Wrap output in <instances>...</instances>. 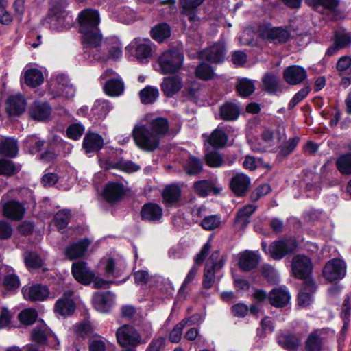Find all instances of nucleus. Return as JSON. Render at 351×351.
<instances>
[{
    "label": "nucleus",
    "instance_id": "nucleus-1",
    "mask_svg": "<svg viewBox=\"0 0 351 351\" xmlns=\"http://www.w3.org/2000/svg\"><path fill=\"white\" fill-rule=\"evenodd\" d=\"M168 130L169 122L167 119L153 118L147 114L135 125L132 130V136L140 149L152 152L158 147L160 138L164 136Z\"/></svg>",
    "mask_w": 351,
    "mask_h": 351
},
{
    "label": "nucleus",
    "instance_id": "nucleus-2",
    "mask_svg": "<svg viewBox=\"0 0 351 351\" xmlns=\"http://www.w3.org/2000/svg\"><path fill=\"white\" fill-rule=\"evenodd\" d=\"M79 32L82 34V44L84 53L90 60H100L102 59L97 54L98 47L101 42V34L98 25L100 16L97 10L87 8L82 10L78 14Z\"/></svg>",
    "mask_w": 351,
    "mask_h": 351
},
{
    "label": "nucleus",
    "instance_id": "nucleus-3",
    "mask_svg": "<svg viewBox=\"0 0 351 351\" xmlns=\"http://www.w3.org/2000/svg\"><path fill=\"white\" fill-rule=\"evenodd\" d=\"M68 5V0H50L48 14L43 21V25L58 32L69 29L73 19L66 10Z\"/></svg>",
    "mask_w": 351,
    "mask_h": 351
},
{
    "label": "nucleus",
    "instance_id": "nucleus-4",
    "mask_svg": "<svg viewBox=\"0 0 351 351\" xmlns=\"http://www.w3.org/2000/svg\"><path fill=\"white\" fill-rule=\"evenodd\" d=\"M184 55L176 49L164 51L158 58L162 74L166 75L178 72L182 66Z\"/></svg>",
    "mask_w": 351,
    "mask_h": 351
},
{
    "label": "nucleus",
    "instance_id": "nucleus-5",
    "mask_svg": "<svg viewBox=\"0 0 351 351\" xmlns=\"http://www.w3.org/2000/svg\"><path fill=\"white\" fill-rule=\"evenodd\" d=\"M210 243L207 242L204 244L201 251L195 256V265L189 271L179 289L178 295L180 297L185 298L186 295V289L197 284V265H201L204 262L210 251Z\"/></svg>",
    "mask_w": 351,
    "mask_h": 351
},
{
    "label": "nucleus",
    "instance_id": "nucleus-6",
    "mask_svg": "<svg viewBox=\"0 0 351 351\" xmlns=\"http://www.w3.org/2000/svg\"><path fill=\"white\" fill-rule=\"evenodd\" d=\"M265 252L275 260H280L288 254L295 250L298 243L294 239H285L272 242L267 250L266 244L262 243Z\"/></svg>",
    "mask_w": 351,
    "mask_h": 351
},
{
    "label": "nucleus",
    "instance_id": "nucleus-7",
    "mask_svg": "<svg viewBox=\"0 0 351 351\" xmlns=\"http://www.w3.org/2000/svg\"><path fill=\"white\" fill-rule=\"evenodd\" d=\"M256 33L261 38L275 44L285 43L290 38V33L288 30L282 27H273L267 23L260 24Z\"/></svg>",
    "mask_w": 351,
    "mask_h": 351
},
{
    "label": "nucleus",
    "instance_id": "nucleus-8",
    "mask_svg": "<svg viewBox=\"0 0 351 351\" xmlns=\"http://www.w3.org/2000/svg\"><path fill=\"white\" fill-rule=\"evenodd\" d=\"M101 265L104 267L105 274L108 277L114 278L125 276L123 282L128 278L126 273V264L125 259L119 255L113 257L104 258L101 261Z\"/></svg>",
    "mask_w": 351,
    "mask_h": 351
},
{
    "label": "nucleus",
    "instance_id": "nucleus-9",
    "mask_svg": "<svg viewBox=\"0 0 351 351\" xmlns=\"http://www.w3.org/2000/svg\"><path fill=\"white\" fill-rule=\"evenodd\" d=\"M223 261L220 258L219 251L213 252L206 261L204 271L202 285L204 288L210 289L215 283V276L217 271L223 267Z\"/></svg>",
    "mask_w": 351,
    "mask_h": 351
},
{
    "label": "nucleus",
    "instance_id": "nucleus-10",
    "mask_svg": "<svg viewBox=\"0 0 351 351\" xmlns=\"http://www.w3.org/2000/svg\"><path fill=\"white\" fill-rule=\"evenodd\" d=\"M103 86L104 93L110 97H118L124 91V83L121 78L112 69L106 70L100 77L101 79H106Z\"/></svg>",
    "mask_w": 351,
    "mask_h": 351
},
{
    "label": "nucleus",
    "instance_id": "nucleus-11",
    "mask_svg": "<svg viewBox=\"0 0 351 351\" xmlns=\"http://www.w3.org/2000/svg\"><path fill=\"white\" fill-rule=\"evenodd\" d=\"M73 181V178L66 171L46 173L42 178V182L45 186H56L62 190H69Z\"/></svg>",
    "mask_w": 351,
    "mask_h": 351
},
{
    "label": "nucleus",
    "instance_id": "nucleus-12",
    "mask_svg": "<svg viewBox=\"0 0 351 351\" xmlns=\"http://www.w3.org/2000/svg\"><path fill=\"white\" fill-rule=\"evenodd\" d=\"M32 339L38 343H47L57 349L59 341L57 337L44 323H40L32 331Z\"/></svg>",
    "mask_w": 351,
    "mask_h": 351
},
{
    "label": "nucleus",
    "instance_id": "nucleus-13",
    "mask_svg": "<svg viewBox=\"0 0 351 351\" xmlns=\"http://www.w3.org/2000/svg\"><path fill=\"white\" fill-rule=\"evenodd\" d=\"M154 46L149 39L136 38L130 43L128 48L135 50V56L139 62L147 63L152 56Z\"/></svg>",
    "mask_w": 351,
    "mask_h": 351
},
{
    "label": "nucleus",
    "instance_id": "nucleus-14",
    "mask_svg": "<svg viewBox=\"0 0 351 351\" xmlns=\"http://www.w3.org/2000/svg\"><path fill=\"white\" fill-rule=\"evenodd\" d=\"M291 271L297 278H307L313 271V263L311 258L303 254L294 256L291 261Z\"/></svg>",
    "mask_w": 351,
    "mask_h": 351
},
{
    "label": "nucleus",
    "instance_id": "nucleus-15",
    "mask_svg": "<svg viewBox=\"0 0 351 351\" xmlns=\"http://www.w3.org/2000/svg\"><path fill=\"white\" fill-rule=\"evenodd\" d=\"M116 337L122 347L128 346L135 347L141 343L140 334L134 327L129 325L119 327L116 332Z\"/></svg>",
    "mask_w": 351,
    "mask_h": 351
},
{
    "label": "nucleus",
    "instance_id": "nucleus-16",
    "mask_svg": "<svg viewBox=\"0 0 351 351\" xmlns=\"http://www.w3.org/2000/svg\"><path fill=\"white\" fill-rule=\"evenodd\" d=\"M346 274V265L341 259L334 258L326 263L323 269L324 278L330 282L343 279Z\"/></svg>",
    "mask_w": 351,
    "mask_h": 351
},
{
    "label": "nucleus",
    "instance_id": "nucleus-17",
    "mask_svg": "<svg viewBox=\"0 0 351 351\" xmlns=\"http://www.w3.org/2000/svg\"><path fill=\"white\" fill-rule=\"evenodd\" d=\"M226 48L223 42H218L199 52V57L214 63H221L225 59Z\"/></svg>",
    "mask_w": 351,
    "mask_h": 351
},
{
    "label": "nucleus",
    "instance_id": "nucleus-18",
    "mask_svg": "<svg viewBox=\"0 0 351 351\" xmlns=\"http://www.w3.org/2000/svg\"><path fill=\"white\" fill-rule=\"evenodd\" d=\"M6 199L7 197L5 196H3L1 199L3 215L13 220L18 221L21 219L25 212L24 206L19 202L14 200L6 202Z\"/></svg>",
    "mask_w": 351,
    "mask_h": 351
},
{
    "label": "nucleus",
    "instance_id": "nucleus-19",
    "mask_svg": "<svg viewBox=\"0 0 351 351\" xmlns=\"http://www.w3.org/2000/svg\"><path fill=\"white\" fill-rule=\"evenodd\" d=\"M94 308L99 312L110 311L114 302V295L111 291L95 293L92 299Z\"/></svg>",
    "mask_w": 351,
    "mask_h": 351
},
{
    "label": "nucleus",
    "instance_id": "nucleus-20",
    "mask_svg": "<svg viewBox=\"0 0 351 351\" xmlns=\"http://www.w3.org/2000/svg\"><path fill=\"white\" fill-rule=\"evenodd\" d=\"M72 274L77 282L83 285L90 284L94 278V273L83 261L73 263Z\"/></svg>",
    "mask_w": 351,
    "mask_h": 351
},
{
    "label": "nucleus",
    "instance_id": "nucleus-21",
    "mask_svg": "<svg viewBox=\"0 0 351 351\" xmlns=\"http://www.w3.org/2000/svg\"><path fill=\"white\" fill-rule=\"evenodd\" d=\"M22 293L26 300L43 301L49 297V290L47 286L37 284L30 287H24Z\"/></svg>",
    "mask_w": 351,
    "mask_h": 351
},
{
    "label": "nucleus",
    "instance_id": "nucleus-22",
    "mask_svg": "<svg viewBox=\"0 0 351 351\" xmlns=\"http://www.w3.org/2000/svg\"><path fill=\"white\" fill-rule=\"evenodd\" d=\"M307 77L306 70L298 65H292L287 67L283 72V77L290 85L301 84Z\"/></svg>",
    "mask_w": 351,
    "mask_h": 351
},
{
    "label": "nucleus",
    "instance_id": "nucleus-23",
    "mask_svg": "<svg viewBox=\"0 0 351 351\" xmlns=\"http://www.w3.org/2000/svg\"><path fill=\"white\" fill-rule=\"evenodd\" d=\"M290 298V293L285 287L274 288L269 294L270 304L277 308L286 306Z\"/></svg>",
    "mask_w": 351,
    "mask_h": 351
},
{
    "label": "nucleus",
    "instance_id": "nucleus-24",
    "mask_svg": "<svg viewBox=\"0 0 351 351\" xmlns=\"http://www.w3.org/2000/svg\"><path fill=\"white\" fill-rule=\"evenodd\" d=\"M182 86V79L178 75L166 77L161 83V90L167 97H173Z\"/></svg>",
    "mask_w": 351,
    "mask_h": 351
},
{
    "label": "nucleus",
    "instance_id": "nucleus-25",
    "mask_svg": "<svg viewBox=\"0 0 351 351\" xmlns=\"http://www.w3.org/2000/svg\"><path fill=\"white\" fill-rule=\"evenodd\" d=\"M125 194L123 185L119 182H109L104 189L103 197L108 202L119 201Z\"/></svg>",
    "mask_w": 351,
    "mask_h": 351
},
{
    "label": "nucleus",
    "instance_id": "nucleus-26",
    "mask_svg": "<svg viewBox=\"0 0 351 351\" xmlns=\"http://www.w3.org/2000/svg\"><path fill=\"white\" fill-rule=\"evenodd\" d=\"M23 73L25 83L30 87H37L44 82L43 71L38 68L26 66Z\"/></svg>",
    "mask_w": 351,
    "mask_h": 351
},
{
    "label": "nucleus",
    "instance_id": "nucleus-27",
    "mask_svg": "<svg viewBox=\"0 0 351 351\" xmlns=\"http://www.w3.org/2000/svg\"><path fill=\"white\" fill-rule=\"evenodd\" d=\"M90 243V242L86 239L73 243L66 247L64 254L69 260L82 257L85 254Z\"/></svg>",
    "mask_w": 351,
    "mask_h": 351
},
{
    "label": "nucleus",
    "instance_id": "nucleus-28",
    "mask_svg": "<svg viewBox=\"0 0 351 351\" xmlns=\"http://www.w3.org/2000/svg\"><path fill=\"white\" fill-rule=\"evenodd\" d=\"M250 185V178L244 173H237L230 182V188L237 196L244 195Z\"/></svg>",
    "mask_w": 351,
    "mask_h": 351
},
{
    "label": "nucleus",
    "instance_id": "nucleus-29",
    "mask_svg": "<svg viewBox=\"0 0 351 351\" xmlns=\"http://www.w3.org/2000/svg\"><path fill=\"white\" fill-rule=\"evenodd\" d=\"M51 112V108L47 102L35 101L29 109V114L34 120L45 121Z\"/></svg>",
    "mask_w": 351,
    "mask_h": 351
},
{
    "label": "nucleus",
    "instance_id": "nucleus-30",
    "mask_svg": "<svg viewBox=\"0 0 351 351\" xmlns=\"http://www.w3.org/2000/svg\"><path fill=\"white\" fill-rule=\"evenodd\" d=\"M324 329H317L311 332L306 341V349L307 351H322L325 341Z\"/></svg>",
    "mask_w": 351,
    "mask_h": 351
},
{
    "label": "nucleus",
    "instance_id": "nucleus-31",
    "mask_svg": "<svg viewBox=\"0 0 351 351\" xmlns=\"http://www.w3.org/2000/svg\"><path fill=\"white\" fill-rule=\"evenodd\" d=\"M317 289L315 282L312 280H307L304 282L303 290L300 291L298 295V303L300 307L308 306L312 301V295Z\"/></svg>",
    "mask_w": 351,
    "mask_h": 351
},
{
    "label": "nucleus",
    "instance_id": "nucleus-32",
    "mask_svg": "<svg viewBox=\"0 0 351 351\" xmlns=\"http://www.w3.org/2000/svg\"><path fill=\"white\" fill-rule=\"evenodd\" d=\"M75 310V302L72 299L66 297L57 300L53 308L55 314L63 317H66L73 315Z\"/></svg>",
    "mask_w": 351,
    "mask_h": 351
},
{
    "label": "nucleus",
    "instance_id": "nucleus-33",
    "mask_svg": "<svg viewBox=\"0 0 351 351\" xmlns=\"http://www.w3.org/2000/svg\"><path fill=\"white\" fill-rule=\"evenodd\" d=\"M25 100L22 95H11L6 101V110L10 116H16L25 111Z\"/></svg>",
    "mask_w": 351,
    "mask_h": 351
},
{
    "label": "nucleus",
    "instance_id": "nucleus-34",
    "mask_svg": "<svg viewBox=\"0 0 351 351\" xmlns=\"http://www.w3.org/2000/svg\"><path fill=\"white\" fill-rule=\"evenodd\" d=\"M104 146L102 136L97 133L86 134L82 143V147L86 153H92L100 150Z\"/></svg>",
    "mask_w": 351,
    "mask_h": 351
},
{
    "label": "nucleus",
    "instance_id": "nucleus-35",
    "mask_svg": "<svg viewBox=\"0 0 351 351\" xmlns=\"http://www.w3.org/2000/svg\"><path fill=\"white\" fill-rule=\"evenodd\" d=\"M259 262V256L257 253L252 251H245L239 254L238 265L245 271L255 268Z\"/></svg>",
    "mask_w": 351,
    "mask_h": 351
},
{
    "label": "nucleus",
    "instance_id": "nucleus-36",
    "mask_svg": "<svg viewBox=\"0 0 351 351\" xmlns=\"http://www.w3.org/2000/svg\"><path fill=\"white\" fill-rule=\"evenodd\" d=\"M194 188L197 193L206 197L210 193L217 194L220 193L221 187L217 186L216 180H200L194 184Z\"/></svg>",
    "mask_w": 351,
    "mask_h": 351
},
{
    "label": "nucleus",
    "instance_id": "nucleus-37",
    "mask_svg": "<svg viewBox=\"0 0 351 351\" xmlns=\"http://www.w3.org/2000/svg\"><path fill=\"white\" fill-rule=\"evenodd\" d=\"M278 344L289 350L298 349L301 343V337L297 334L282 333L277 337Z\"/></svg>",
    "mask_w": 351,
    "mask_h": 351
},
{
    "label": "nucleus",
    "instance_id": "nucleus-38",
    "mask_svg": "<svg viewBox=\"0 0 351 351\" xmlns=\"http://www.w3.org/2000/svg\"><path fill=\"white\" fill-rule=\"evenodd\" d=\"M141 214L143 219L155 222L162 218V210L158 204L149 203L143 206Z\"/></svg>",
    "mask_w": 351,
    "mask_h": 351
},
{
    "label": "nucleus",
    "instance_id": "nucleus-39",
    "mask_svg": "<svg viewBox=\"0 0 351 351\" xmlns=\"http://www.w3.org/2000/svg\"><path fill=\"white\" fill-rule=\"evenodd\" d=\"M112 109L111 103L105 99H97L92 108V114L95 121L103 120Z\"/></svg>",
    "mask_w": 351,
    "mask_h": 351
},
{
    "label": "nucleus",
    "instance_id": "nucleus-40",
    "mask_svg": "<svg viewBox=\"0 0 351 351\" xmlns=\"http://www.w3.org/2000/svg\"><path fill=\"white\" fill-rule=\"evenodd\" d=\"M56 80L58 83L57 95L66 98H72L75 93V89L73 85L69 84L67 77L64 75H57Z\"/></svg>",
    "mask_w": 351,
    "mask_h": 351
},
{
    "label": "nucleus",
    "instance_id": "nucleus-41",
    "mask_svg": "<svg viewBox=\"0 0 351 351\" xmlns=\"http://www.w3.org/2000/svg\"><path fill=\"white\" fill-rule=\"evenodd\" d=\"M3 271L5 274L3 278L2 284L5 289L8 291H16L19 288L20 280L13 269L5 267Z\"/></svg>",
    "mask_w": 351,
    "mask_h": 351
},
{
    "label": "nucleus",
    "instance_id": "nucleus-42",
    "mask_svg": "<svg viewBox=\"0 0 351 351\" xmlns=\"http://www.w3.org/2000/svg\"><path fill=\"white\" fill-rule=\"evenodd\" d=\"M240 114L239 107L232 102H226L219 109V115L225 121H234Z\"/></svg>",
    "mask_w": 351,
    "mask_h": 351
},
{
    "label": "nucleus",
    "instance_id": "nucleus-43",
    "mask_svg": "<svg viewBox=\"0 0 351 351\" xmlns=\"http://www.w3.org/2000/svg\"><path fill=\"white\" fill-rule=\"evenodd\" d=\"M265 90L269 93L278 95L282 92L278 77L272 73H267L263 78Z\"/></svg>",
    "mask_w": 351,
    "mask_h": 351
},
{
    "label": "nucleus",
    "instance_id": "nucleus-44",
    "mask_svg": "<svg viewBox=\"0 0 351 351\" xmlns=\"http://www.w3.org/2000/svg\"><path fill=\"white\" fill-rule=\"evenodd\" d=\"M207 141L214 148H221L227 143L228 136L219 126L207 136Z\"/></svg>",
    "mask_w": 351,
    "mask_h": 351
},
{
    "label": "nucleus",
    "instance_id": "nucleus-45",
    "mask_svg": "<svg viewBox=\"0 0 351 351\" xmlns=\"http://www.w3.org/2000/svg\"><path fill=\"white\" fill-rule=\"evenodd\" d=\"M152 38L162 43L171 36V28L167 23H162L155 25L150 32Z\"/></svg>",
    "mask_w": 351,
    "mask_h": 351
},
{
    "label": "nucleus",
    "instance_id": "nucleus-46",
    "mask_svg": "<svg viewBox=\"0 0 351 351\" xmlns=\"http://www.w3.org/2000/svg\"><path fill=\"white\" fill-rule=\"evenodd\" d=\"M18 145L16 140L6 138L0 143V154L2 156L14 158L18 154Z\"/></svg>",
    "mask_w": 351,
    "mask_h": 351
},
{
    "label": "nucleus",
    "instance_id": "nucleus-47",
    "mask_svg": "<svg viewBox=\"0 0 351 351\" xmlns=\"http://www.w3.org/2000/svg\"><path fill=\"white\" fill-rule=\"evenodd\" d=\"M305 3L317 11H332L339 5V0H305Z\"/></svg>",
    "mask_w": 351,
    "mask_h": 351
},
{
    "label": "nucleus",
    "instance_id": "nucleus-48",
    "mask_svg": "<svg viewBox=\"0 0 351 351\" xmlns=\"http://www.w3.org/2000/svg\"><path fill=\"white\" fill-rule=\"evenodd\" d=\"M196 316L197 315L188 319H184L177 324L169 333V341L172 343H178L181 340L184 327L186 325H191L193 323V319H195Z\"/></svg>",
    "mask_w": 351,
    "mask_h": 351
},
{
    "label": "nucleus",
    "instance_id": "nucleus-49",
    "mask_svg": "<svg viewBox=\"0 0 351 351\" xmlns=\"http://www.w3.org/2000/svg\"><path fill=\"white\" fill-rule=\"evenodd\" d=\"M44 145V141L36 135L29 136L24 141V149L30 154H35L40 150Z\"/></svg>",
    "mask_w": 351,
    "mask_h": 351
},
{
    "label": "nucleus",
    "instance_id": "nucleus-50",
    "mask_svg": "<svg viewBox=\"0 0 351 351\" xmlns=\"http://www.w3.org/2000/svg\"><path fill=\"white\" fill-rule=\"evenodd\" d=\"M139 96L143 104H152L158 97L159 91L157 88L147 86L140 91Z\"/></svg>",
    "mask_w": 351,
    "mask_h": 351
},
{
    "label": "nucleus",
    "instance_id": "nucleus-51",
    "mask_svg": "<svg viewBox=\"0 0 351 351\" xmlns=\"http://www.w3.org/2000/svg\"><path fill=\"white\" fill-rule=\"evenodd\" d=\"M180 197V190L179 187L176 185H170L167 186L162 193V197L164 202L167 205H171L173 203L178 201Z\"/></svg>",
    "mask_w": 351,
    "mask_h": 351
},
{
    "label": "nucleus",
    "instance_id": "nucleus-52",
    "mask_svg": "<svg viewBox=\"0 0 351 351\" xmlns=\"http://www.w3.org/2000/svg\"><path fill=\"white\" fill-rule=\"evenodd\" d=\"M108 49L110 58L117 60L122 56V45L116 37H111L108 39Z\"/></svg>",
    "mask_w": 351,
    "mask_h": 351
},
{
    "label": "nucleus",
    "instance_id": "nucleus-53",
    "mask_svg": "<svg viewBox=\"0 0 351 351\" xmlns=\"http://www.w3.org/2000/svg\"><path fill=\"white\" fill-rule=\"evenodd\" d=\"M38 316L37 311L29 308L21 311L18 315V319L21 324L29 326L36 322Z\"/></svg>",
    "mask_w": 351,
    "mask_h": 351
},
{
    "label": "nucleus",
    "instance_id": "nucleus-54",
    "mask_svg": "<svg viewBox=\"0 0 351 351\" xmlns=\"http://www.w3.org/2000/svg\"><path fill=\"white\" fill-rule=\"evenodd\" d=\"M195 74L197 78L206 81L213 78L215 72L209 64L202 62L196 67Z\"/></svg>",
    "mask_w": 351,
    "mask_h": 351
},
{
    "label": "nucleus",
    "instance_id": "nucleus-55",
    "mask_svg": "<svg viewBox=\"0 0 351 351\" xmlns=\"http://www.w3.org/2000/svg\"><path fill=\"white\" fill-rule=\"evenodd\" d=\"M337 169L342 174H351V154H346L339 156L336 161Z\"/></svg>",
    "mask_w": 351,
    "mask_h": 351
},
{
    "label": "nucleus",
    "instance_id": "nucleus-56",
    "mask_svg": "<svg viewBox=\"0 0 351 351\" xmlns=\"http://www.w3.org/2000/svg\"><path fill=\"white\" fill-rule=\"evenodd\" d=\"M201 226L206 230H213L219 228L221 226L220 215H212L205 217L201 221Z\"/></svg>",
    "mask_w": 351,
    "mask_h": 351
},
{
    "label": "nucleus",
    "instance_id": "nucleus-57",
    "mask_svg": "<svg viewBox=\"0 0 351 351\" xmlns=\"http://www.w3.org/2000/svg\"><path fill=\"white\" fill-rule=\"evenodd\" d=\"M202 162L199 158L194 156L189 157L184 165L185 171L189 175L199 173L202 171Z\"/></svg>",
    "mask_w": 351,
    "mask_h": 351
},
{
    "label": "nucleus",
    "instance_id": "nucleus-58",
    "mask_svg": "<svg viewBox=\"0 0 351 351\" xmlns=\"http://www.w3.org/2000/svg\"><path fill=\"white\" fill-rule=\"evenodd\" d=\"M254 88L253 82L247 79L240 80L237 85V90L242 97L251 95L254 92Z\"/></svg>",
    "mask_w": 351,
    "mask_h": 351
},
{
    "label": "nucleus",
    "instance_id": "nucleus-59",
    "mask_svg": "<svg viewBox=\"0 0 351 351\" xmlns=\"http://www.w3.org/2000/svg\"><path fill=\"white\" fill-rule=\"evenodd\" d=\"M300 141V137L293 136L282 143L280 147V153L282 156H286L293 152Z\"/></svg>",
    "mask_w": 351,
    "mask_h": 351
},
{
    "label": "nucleus",
    "instance_id": "nucleus-60",
    "mask_svg": "<svg viewBox=\"0 0 351 351\" xmlns=\"http://www.w3.org/2000/svg\"><path fill=\"white\" fill-rule=\"evenodd\" d=\"M71 212L69 210L63 209L58 211L54 217V221L56 226L59 229L66 228V226L68 225L69 222Z\"/></svg>",
    "mask_w": 351,
    "mask_h": 351
},
{
    "label": "nucleus",
    "instance_id": "nucleus-61",
    "mask_svg": "<svg viewBox=\"0 0 351 351\" xmlns=\"http://www.w3.org/2000/svg\"><path fill=\"white\" fill-rule=\"evenodd\" d=\"M19 171V167L12 161L5 159L0 160V175L12 176Z\"/></svg>",
    "mask_w": 351,
    "mask_h": 351
},
{
    "label": "nucleus",
    "instance_id": "nucleus-62",
    "mask_svg": "<svg viewBox=\"0 0 351 351\" xmlns=\"http://www.w3.org/2000/svg\"><path fill=\"white\" fill-rule=\"evenodd\" d=\"M200 89V84L196 81L188 82L186 83L183 90V94L189 99L195 100L197 97V93Z\"/></svg>",
    "mask_w": 351,
    "mask_h": 351
},
{
    "label": "nucleus",
    "instance_id": "nucleus-63",
    "mask_svg": "<svg viewBox=\"0 0 351 351\" xmlns=\"http://www.w3.org/2000/svg\"><path fill=\"white\" fill-rule=\"evenodd\" d=\"M205 158L206 164L211 167H219L223 162L222 156L217 151L207 152Z\"/></svg>",
    "mask_w": 351,
    "mask_h": 351
},
{
    "label": "nucleus",
    "instance_id": "nucleus-64",
    "mask_svg": "<svg viewBox=\"0 0 351 351\" xmlns=\"http://www.w3.org/2000/svg\"><path fill=\"white\" fill-rule=\"evenodd\" d=\"M334 40L339 47L344 48L351 43V36L343 30L337 31L334 35Z\"/></svg>",
    "mask_w": 351,
    "mask_h": 351
}]
</instances>
